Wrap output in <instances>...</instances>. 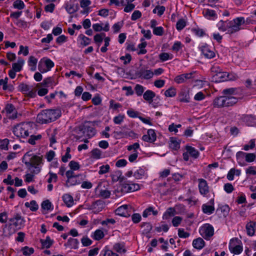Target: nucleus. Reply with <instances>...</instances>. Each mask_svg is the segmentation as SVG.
Listing matches in <instances>:
<instances>
[{
    "instance_id": "20",
    "label": "nucleus",
    "mask_w": 256,
    "mask_h": 256,
    "mask_svg": "<svg viewBox=\"0 0 256 256\" xmlns=\"http://www.w3.org/2000/svg\"><path fill=\"white\" fill-rule=\"evenodd\" d=\"M104 24H94L92 25V28L95 32H100L102 30L105 32H108L110 29L108 22H106L103 27Z\"/></svg>"
},
{
    "instance_id": "42",
    "label": "nucleus",
    "mask_w": 256,
    "mask_h": 256,
    "mask_svg": "<svg viewBox=\"0 0 256 256\" xmlns=\"http://www.w3.org/2000/svg\"><path fill=\"white\" fill-rule=\"evenodd\" d=\"M40 242L42 246L47 248H50L54 242L49 236H46V239L44 240H41Z\"/></svg>"
},
{
    "instance_id": "6",
    "label": "nucleus",
    "mask_w": 256,
    "mask_h": 256,
    "mask_svg": "<svg viewBox=\"0 0 256 256\" xmlns=\"http://www.w3.org/2000/svg\"><path fill=\"white\" fill-rule=\"evenodd\" d=\"M199 233L206 240H210L214 234V228L209 224H204L200 228Z\"/></svg>"
},
{
    "instance_id": "1",
    "label": "nucleus",
    "mask_w": 256,
    "mask_h": 256,
    "mask_svg": "<svg viewBox=\"0 0 256 256\" xmlns=\"http://www.w3.org/2000/svg\"><path fill=\"white\" fill-rule=\"evenodd\" d=\"M238 93L236 88H231L224 89L222 96L215 98L213 101V106L215 108H222L233 106L238 102L240 98L236 96Z\"/></svg>"
},
{
    "instance_id": "52",
    "label": "nucleus",
    "mask_w": 256,
    "mask_h": 256,
    "mask_svg": "<svg viewBox=\"0 0 256 256\" xmlns=\"http://www.w3.org/2000/svg\"><path fill=\"white\" fill-rule=\"evenodd\" d=\"M124 115L120 114L114 118L113 121L115 124H120L124 121Z\"/></svg>"
},
{
    "instance_id": "17",
    "label": "nucleus",
    "mask_w": 256,
    "mask_h": 256,
    "mask_svg": "<svg viewBox=\"0 0 256 256\" xmlns=\"http://www.w3.org/2000/svg\"><path fill=\"white\" fill-rule=\"evenodd\" d=\"M210 204L208 205L207 204H204L202 206V210L204 214H212L214 210V199H211L210 202Z\"/></svg>"
},
{
    "instance_id": "56",
    "label": "nucleus",
    "mask_w": 256,
    "mask_h": 256,
    "mask_svg": "<svg viewBox=\"0 0 256 256\" xmlns=\"http://www.w3.org/2000/svg\"><path fill=\"white\" fill-rule=\"evenodd\" d=\"M42 59L40 60L38 63V69L39 71L42 73H44L48 72L47 68L44 64Z\"/></svg>"
},
{
    "instance_id": "9",
    "label": "nucleus",
    "mask_w": 256,
    "mask_h": 256,
    "mask_svg": "<svg viewBox=\"0 0 256 256\" xmlns=\"http://www.w3.org/2000/svg\"><path fill=\"white\" fill-rule=\"evenodd\" d=\"M137 76L142 79L148 80L152 78L154 73L151 70H146L144 68H140L136 72Z\"/></svg>"
},
{
    "instance_id": "51",
    "label": "nucleus",
    "mask_w": 256,
    "mask_h": 256,
    "mask_svg": "<svg viewBox=\"0 0 256 256\" xmlns=\"http://www.w3.org/2000/svg\"><path fill=\"white\" fill-rule=\"evenodd\" d=\"M104 232L100 230H97L94 233V239L97 240H100L104 236Z\"/></svg>"
},
{
    "instance_id": "15",
    "label": "nucleus",
    "mask_w": 256,
    "mask_h": 256,
    "mask_svg": "<svg viewBox=\"0 0 256 256\" xmlns=\"http://www.w3.org/2000/svg\"><path fill=\"white\" fill-rule=\"evenodd\" d=\"M202 53L207 58H212L215 56V52L208 45L206 44L200 48Z\"/></svg>"
},
{
    "instance_id": "36",
    "label": "nucleus",
    "mask_w": 256,
    "mask_h": 256,
    "mask_svg": "<svg viewBox=\"0 0 256 256\" xmlns=\"http://www.w3.org/2000/svg\"><path fill=\"white\" fill-rule=\"evenodd\" d=\"M8 78H6L4 79H2L0 80V86H2V89L4 90H11L12 88L11 86H8Z\"/></svg>"
},
{
    "instance_id": "39",
    "label": "nucleus",
    "mask_w": 256,
    "mask_h": 256,
    "mask_svg": "<svg viewBox=\"0 0 256 256\" xmlns=\"http://www.w3.org/2000/svg\"><path fill=\"white\" fill-rule=\"evenodd\" d=\"M145 174V170L144 168H139L134 172V176L136 179H141Z\"/></svg>"
},
{
    "instance_id": "24",
    "label": "nucleus",
    "mask_w": 256,
    "mask_h": 256,
    "mask_svg": "<svg viewBox=\"0 0 256 256\" xmlns=\"http://www.w3.org/2000/svg\"><path fill=\"white\" fill-rule=\"evenodd\" d=\"M178 100L180 102H189L190 96L188 92L185 90H182L178 94Z\"/></svg>"
},
{
    "instance_id": "34",
    "label": "nucleus",
    "mask_w": 256,
    "mask_h": 256,
    "mask_svg": "<svg viewBox=\"0 0 256 256\" xmlns=\"http://www.w3.org/2000/svg\"><path fill=\"white\" fill-rule=\"evenodd\" d=\"M102 151L98 148H94L91 152V157L94 159L98 160L102 158Z\"/></svg>"
},
{
    "instance_id": "2",
    "label": "nucleus",
    "mask_w": 256,
    "mask_h": 256,
    "mask_svg": "<svg viewBox=\"0 0 256 256\" xmlns=\"http://www.w3.org/2000/svg\"><path fill=\"white\" fill-rule=\"evenodd\" d=\"M61 116L59 110H45L38 114L36 121L40 124H46L56 120Z\"/></svg>"
},
{
    "instance_id": "27",
    "label": "nucleus",
    "mask_w": 256,
    "mask_h": 256,
    "mask_svg": "<svg viewBox=\"0 0 256 256\" xmlns=\"http://www.w3.org/2000/svg\"><path fill=\"white\" fill-rule=\"evenodd\" d=\"M228 24H229V21H223V20H220L217 26L218 27V29L222 32H227V33L228 34Z\"/></svg>"
},
{
    "instance_id": "50",
    "label": "nucleus",
    "mask_w": 256,
    "mask_h": 256,
    "mask_svg": "<svg viewBox=\"0 0 256 256\" xmlns=\"http://www.w3.org/2000/svg\"><path fill=\"white\" fill-rule=\"evenodd\" d=\"M134 90L138 96H140L143 94L144 90V88L142 86L137 84L134 87Z\"/></svg>"
},
{
    "instance_id": "63",
    "label": "nucleus",
    "mask_w": 256,
    "mask_h": 256,
    "mask_svg": "<svg viewBox=\"0 0 256 256\" xmlns=\"http://www.w3.org/2000/svg\"><path fill=\"white\" fill-rule=\"evenodd\" d=\"M182 220V218L179 216H174L172 220V225L176 227L178 226L180 224Z\"/></svg>"
},
{
    "instance_id": "5",
    "label": "nucleus",
    "mask_w": 256,
    "mask_h": 256,
    "mask_svg": "<svg viewBox=\"0 0 256 256\" xmlns=\"http://www.w3.org/2000/svg\"><path fill=\"white\" fill-rule=\"evenodd\" d=\"M244 24L245 20L244 17H238L229 21L228 34H232L239 31L240 30V26Z\"/></svg>"
},
{
    "instance_id": "11",
    "label": "nucleus",
    "mask_w": 256,
    "mask_h": 256,
    "mask_svg": "<svg viewBox=\"0 0 256 256\" xmlns=\"http://www.w3.org/2000/svg\"><path fill=\"white\" fill-rule=\"evenodd\" d=\"M198 188L201 194L205 196L209 192V187L207 182L203 178L198 179Z\"/></svg>"
},
{
    "instance_id": "61",
    "label": "nucleus",
    "mask_w": 256,
    "mask_h": 256,
    "mask_svg": "<svg viewBox=\"0 0 256 256\" xmlns=\"http://www.w3.org/2000/svg\"><path fill=\"white\" fill-rule=\"evenodd\" d=\"M256 158V156L253 153H246V161L248 162H254Z\"/></svg>"
},
{
    "instance_id": "14",
    "label": "nucleus",
    "mask_w": 256,
    "mask_h": 256,
    "mask_svg": "<svg viewBox=\"0 0 256 256\" xmlns=\"http://www.w3.org/2000/svg\"><path fill=\"white\" fill-rule=\"evenodd\" d=\"M156 139V135L154 130L150 129L147 132V134L142 137V140L146 142L152 143Z\"/></svg>"
},
{
    "instance_id": "25",
    "label": "nucleus",
    "mask_w": 256,
    "mask_h": 256,
    "mask_svg": "<svg viewBox=\"0 0 256 256\" xmlns=\"http://www.w3.org/2000/svg\"><path fill=\"white\" fill-rule=\"evenodd\" d=\"M62 200L66 206L70 208L73 206L74 204L73 197L69 194H64L63 195Z\"/></svg>"
},
{
    "instance_id": "64",
    "label": "nucleus",
    "mask_w": 256,
    "mask_h": 256,
    "mask_svg": "<svg viewBox=\"0 0 256 256\" xmlns=\"http://www.w3.org/2000/svg\"><path fill=\"white\" fill-rule=\"evenodd\" d=\"M69 166L70 168V169L73 170H78L80 168L78 163L74 160H72L70 162Z\"/></svg>"
},
{
    "instance_id": "40",
    "label": "nucleus",
    "mask_w": 256,
    "mask_h": 256,
    "mask_svg": "<svg viewBox=\"0 0 256 256\" xmlns=\"http://www.w3.org/2000/svg\"><path fill=\"white\" fill-rule=\"evenodd\" d=\"M42 60L44 62V64L46 65V68H47L46 69L48 70V72L50 70V69L54 66V62L50 59L46 58H42Z\"/></svg>"
},
{
    "instance_id": "29",
    "label": "nucleus",
    "mask_w": 256,
    "mask_h": 256,
    "mask_svg": "<svg viewBox=\"0 0 256 256\" xmlns=\"http://www.w3.org/2000/svg\"><path fill=\"white\" fill-rule=\"evenodd\" d=\"M176 210L172 208H169L164 213L162 218L164 220H168L175 214Z\"/></svg>"
},
{
    "instance_id": "28",
    "label": "nucleus",
    "mask_w": 256,
    "mask_h": 256,
    "mask_svg": "<svg viewBox=\"0 0 256 256\" xmlns=\"http://www.w3.org/2000/svg\"><path fill=\"white\" fill-rule=\"evenodd\" d=\"M246 153L241 151L238 152L236 154V160L241 166H244V159H246Z\"/></svg>"
},
{
    "instance_id": "43",
    "label": "nucleus",
    "mask_w": 256,
    "mask_h": 256,
    "mask_svg": "<svg viewBox=\"0 0 256 256\" xmlns=\"http://www.w3.org/2000/svg\"><path fill=\"white\" fill-rule=\"evenodd\" d=\"M13 6L16 9L21 10L24 8L25 5L22 0H16L13 3Z\"/></svg>"
},
{
    "instance_id": "26",
    "label": "nucleus",
    "mask_w": 256,
    "mask_h": 256,
    "mask_svg": "<svg viewBox=\"0 0 256 256\" xmlns=\"http://www.w3.org/2000/svg\"><path fill=\"white\" fill-rule=\"evenodd\" d=\"M24 61L22 58H19L18 62L12 64V70L16 72H20L22 69V66L24 64Z\"/></svg>"
},
{
    "instance_id": "54",
    "label": "nucleus",
    "mask_w": 256,
    "mask_h": 256,
    "mask_svg": "<svg viewBox=\"0 0 256 256\" xmlns=\"http://www.w3.org/2000/svg\"><path fill=\"white\" fill-rule=\"evenodd\" d=\"M42 138L40 134L37 136L32 135L28 140V142L31 144L34 145L36 144V141L40 140Z\"/></svg>"
},
{
    "instance_id": "62",
    "label": "nucleus",
    "mask_w": 256,
    "mask_h": 256,
    "mask_svg": "<svg viewBox=\"0 0 256 256\" xmlns=\"http://www.w3.org/2000/svg\"><path fill=\"white\" fill-rule=\"evenodd\" d=\"M23 254L26 256H29L32 254L34 252V250L32 248L24 247L22 249Z\"/></svg>"
},
{
    "instance_id": "59",
    "label": "nucleus",
    "mask_w": 256,
    "mask_h": 256,
    "mask_svg": "<svg viewBox=\"0 0 256 256\" xmlns=\"http://www.w3.org/2000/svg\"><path fill=\"white\" fill-rule=\"evenodd\" d=\"M122 172L120 170H117L114 172L112 174L111 176L112 180L114 182H117L122 176Z\"/></svg>"
},
{
    "instance_id": "3",
    "label": "nucleus",
    "mask_w": 256,
    "mask_h": 256,
    "mask_svg": "<svg viewBox=\"0 0 256 256\" xmlns=\"http://www.w3.org/2000/svg\"><path fill=\"white\" fill-rule=\"evenodd\" d=\"M42 156L35 155L32 152H28L23 156L22 162L27 166H32L36 168V173H38L40 168L38 166L42 163Z\"/></svg>"
},
{
    "instance_id": "16",
    "label": "nucleus",
    "mask_w": 256,
    "mask_h": 256,
    "mask_svg": "<svg viewBox=\"0 0 256 256\" xmlns=\"http://www.w3.org/2000/svg\"><path fill=\"white\" fill-rule=\"evenodd\" d=\"M194 72H190L177 76L174 79V82L177 84H182L186 80L190 79L192 78Z\"/></svg>"
},
{
    "instance_id": "35",
    "label": "nucleus",
    "mask_w": 256,
    "mask_h": 256,
    "mask_svg": "<svg viewBox=\"0 0 256 256\" xmlns=\"http://www.w3.org/2000/svg\"><path fill=\"white\" fill-rule=\"evenodd\" d=\"M26 208H29L32 211H36L38 208V204L35 200H32L30 202H26L24 204Z\"/></svg>"
},
{
    "instance_id": "60",
    "label": "nucleus",
    "mask_w": 256,
    "mask_h": 256,
    "mask_svg": "<svg viewBox=\"0 0 256 256\" xmlns=\"http://www.w3.org/2000/svg\"><path fill=\"white\" fill-rule=\"evenodd\" d=\"M159 58L162 61L164 62L172 58V55L170 56L168 53L163 52L159 55Z\"/></svg>"
},
{
    "instance_id": "12",
    "label": "nucleus",
    "mask_w": 256,
    "mask_h": 256,
    "mask_svg": "<svg viewBox=\"0 0 256 256\" xmlns=\"http://www.w3.org/2000/svg\"><path fill=\"white\" fill-rule=\"evenodd\" d=\"M216 75L222 81L234 80L238 78V76L235 74H228L220 71Z\"/></svg>"
},
{
    "instance_id": "49",
    "label": "nucleus",
    "mask_w": 256,
    "mask_h": 256,
    "mask_svg": "<svg viewBox=\"0 0 256 256\" xmlns=\"http://www.w3.org/2000/svg\"><path fill=\"white\" fill-rule=\"evenodd\" d=\"M53 78L51 77L44 79L40 84L46 87H48L52 86Z\"/></svg>"
},
{
    "instance_id": "41",
    "label": "nucleus",
    "mask_w": 256,
    "mask_h": 256,
    "mask_svg": "<svg viewBox=\"0 0 256 256\" xmlns=\"http://www.w3.org/2000/svg\"><path fill=\"white\" fill-rule=\"evenodd\" d=\"M176 94V90L174 87H170L164 92V95L166 97H174Z\"/></svg>"
},
{
    "instance_id": "33",
    "label": "nucleus",
    "mask_w": 256,
    "mask_h": 256,
    "mask_svg": "<svg viewBox=\"0 0 256 256\" xmlns=\"http://www.w3.org/2000/svg\"><path fill=\"white\" fill-rule=\"evenodd\" d=\"M186 150L191 156L195 158L198 157L199 153L198 151L194 148H192L190 146H186Z\"/></svg>"
},
{
    "instance_id": "45",
    "label": "nucleus",
    "mask_w": 256,
    "mask_h": 256,
    "mask_svg": "<svg viewBox=\"0 0 256 256\" xmlns=\"http://www.w3.org/2000/svg\"><path fill=\"white\" fill-rule=\"evenodd\" d=\"M79 38L81 40L80 44L84 46H88L90 43L91 40L84 34H80Z\"/></svg>"
},
{
    "instance_id": "44",
    "label": "nucleus",
    "mask_w": 256,
    "mask_h": 256,
    "mask_svg": "<svg viewBox=\"0 0 256 256\" xmlns=\"http://www.w3.org/2000/svg\"><path fill=\"white\" fill-rule=\"evenodd\" d=\"M65 8L66 12L70 14H74L76 12V10L74 7V4H72L71 2H67L66 4Z\"/></svg>"
},
{
    "instance_id": "7",
    "label": "nucleus",
    "mask_w": 256,
    "mask_h": 256,
    "mask_svg": "<svg viewBox=\"0 0 256 256\" xmlns=\"http://www.w3.org/2000/svg\"><path fill=\"white\" fill-rule=\"evenodd\" d=\"M240 240L237 238H232L229 244L230 251L235 254H238L242 251V246L239 244Z\"/></svg>"
},
{
    "instance_id": "32",
    "label": "nucleus",
    "mask_w": 256,
    "mask_h": 256,
    "mask_svg": "<svg viewBox=\"0 0 256 256\" xmlns=\"http://www.w3.org/2000/svg\"><path fill=\"white\" fill-rule=\"evenodd\" d=\"M151 213H152L154 216H156L158 214V212L157 210H154L152 207L150 206L144 211L142 216L144 218H146L148 216L150 215Z\"/></svg>"
},
{
    "instance_id": "18",
    "label": "nucleus",
    "mask_w": 256,
    "mask_h": 256,
    "mask_svg": "<svg viewBox=\"0 0 256 256\" xmlns=\"http://www.w3.org/2000/svg\"><path fill=\"white\" fill-rule=\"evenodd\" d=\"M83 133L86 134V136L88 138H91L96 134L95 129L92 126L86 124L84 126L82 129Z\"/></svg>"
},
{
    "instance_id": "53",
    "label": "nucleus",
    "mask_w": 256,
    "mask_h": 256,
    "mask_svg": "<svg viewBox=\"0 0 256 256\" xmlns=\"http://www.w3.org/2000/svg\"><path fill=\"white\" fill-rule=\"evenodd\" d=\"M186 26V22L184 19H180L176 23V28L178 30H181Z\"/></svg>"
},
{
    "instance_id": "19",
    "label": "nucleus",
    "mask_w": 256,
    "mask_h": 256,
    "mask_svg": "<svg viewBox=\"0 0 256 256\" xmlns=\"http://www.w3.org/2000/svg\"><path fill=\"white\" fill-rule=\"evenodd\" d=\"M115 212L116 214L120 216L126 217L130 216L128 213V206L126 204L118 207Z\"/></svg>"
},
{
    "instance_id": "8",
    "label": "nucleus",
    "mask_w": 256,
    "mask_h": 256,
    "mask_svg": "<svg viewBox=\"0 0 256 256\" xmlns=\"http://www.w3.org/2000/svg\"><path fill=\"white\" fill-rule=\"evenodd\" d=\"M10 221L17 230L22 228L24 226L25 220L24 218L18 214H16L13 218H11Z\"/></svg>"
},
{
    "instance_id": "23",
    "label": "nucleus",
    "mask_w": 256,
    "mask_h": 256,
    "mask_svg": "<svg viewBox=\"0 0 256 256\" xmlns=\"http://www.w3.org/2000/svg\"><path fill=\"white\" fill-rule=\"evenodd\" d=\"M193 246L198 250L202 249L205 246V242L201 238H198L193 240Z\"/></svg>"
},
{
    "instance_id": "57",
    "label": "nucleus",
    "mask_w": 256,
    "mask_h": 256,
    "mask_svg": "<svg viewBox=\"0 0 256 256\" xmlns=\"http://www.w3.org/2000/svg\"><path fill=\"white\" fill-rule=\"evenodd\" d=\"M110 166L108 164L103 165L100 168L98 174H102L108 172L110 170Z\"/></svg>"
},
{
    "instance_id": "47",
    "label": "nucleus",
    "mask_w": 256,
    "mask_h": 256,
    "mask_svg": "<svg viewBox=\"0 0 256 256\" xmlns=\"http://www.w3.org/2000/svg\"><path fill=\"white\" fill-rule=\"evenodd\" d=\"M9 140L8 138L0 140V149L4 150H8V145Z\"/></svg>"
},
{
    "instance_id": "48",
    "label": "nucleus",
    "mask_w": 256,
    "mask_h": 256,
    "mask_svg": "<svg viewBox=\"0 0 256 256\" xmlns=\"http://www.w3.org/2000/svg\"><path fill=\"white\" fill-rule=\"evenodd\" d=\"M41 206L42 208L44 210H49L52 209V204L48 200L44 201Z\"/></svg>"
},
{
    "instance_id": "10",
    "label": "nucleus",
    "mask_w": 256,
    "mask_h": 256,
    "mask_svg": "<svg viewBox=\"0 0 256 256\" xmlns=\"http://www.w3.org/2000/svg\"><path fill=\"white\" fill-rule=\"evenodd\" d=\"M5 110L8 118L15 119L18 117V112L12 104H8L5 107Z\"/></svg>"
},
{
    "instance_id": "30",
    "label": "nucleus",
    "mask_w": 256,
    "mask_h": 256,
    "mask_svg": "<svg viewBox=\"0 0 256 256\" xmlns=\"http://www.w3.org/2000/svg\"><path fill=\"white\" fill-rule=\"evenodd\" d=\"M126 127L123 126L121 128L122 130L120 132H116V133L118 135L121 136L122 137L124 138V137H128V136H132L134 134V132L130 130V131H125L124 130V128Z\"/></svg>"
},
{
    "instance_id": "21",
    "label": "nucleus",
    "mask_w": 256,
    "mask_h": 256,
    "mask_svg": "<svg viewBox=\"0 0 256 256\" xmlns=\"http://www.w3.org/2000/svg\"><path fill=\"white\" fill-rule=\"evenodd\" d=\"M256 226V222L250 221L248 222L246 226L247 234L249 236H252L254 234L255 227Z\"/></svg>"
},
{
    "instance_id": "38",
    "label": "nucleus",
    "mask_w": 256,
    "mask_h": 256,
    "mask_svg": "<svg viewBox=\"0 0 256 256\" xmlns=\"http://www.w3.org/2000/svg\"><path fill=\"white\" fill-rule=\"evenodd\" d=\"M170 147L174 150H177L180 148V144L176 138H172L170 142Z\"/></svg>"
},
{
    "instance_id": "46",
    "label": "nucleus",
    "mask_w": 256,
    "mask_h": 256,
    "mask_svg": "<svg viewBox=\"0 0 256 256\" xmlns=\"http://www.w3.org/2000/svg\"><path fill=\"white\" fill-rule=\"evenodd\" d=\"M68 245L71 246L72 248H77L78 241L76 238H70L68 241Z\"/></svg>"
},
{
    "instance_id": "22",
    "label": "nucleus",
    "mask_w": 256,
    "mask_h": 256,
    "mask_svg": "<svg viewBox=\"0 0 256 256\" xmlns=\"http://www.w3.org/2000/svg\"><path fill=\"white\" fill-rule=\"evenodd\" d=\"M156 96V94L151 90H146L144 94L143 98L144 100L151 104L153 101V98Z\"/></svg>"
},
{
    "instance_id": "13",
    "label": "nucleus",
    "mask_w": 256,
    "mask_h": 256,
    "mask_svg": "<svg viewBox=\"0 0 256 256\" xmlns=\"http://www.w3.org/2000/svg\"><path fill=\"white\" fill-rule=\"evenodd\" d=\"M140 189L138 184L132 182L124 183L122 185V190L125 192H130Z\"/></svg>"
},
{
    "instance_id": "55",
    "label": "nucleus",
    "mask_w": 256,
    "mask_h": 256,
    "mask_svg": "<svg viewBox=\"0 0 256 256\" xmlns=\"http://www.w3.org/2000/svg\"><path fill=\"white\" fill-rule=\"evenodd\" d=\"M123 24H124L123 22H118L117 23L114 24L112 27V28L114 30V33H117V32H119L120 28L122 26Z\"/></svg>"
},
{
    "instance_id": "58",
    "label": "nucleus",
    "mask_w": 256,
    "mask_h": 256,
    "mask_svg": "<svg viewBox=\"0 0 256 256\" xmlns=\"http://www.w3.org/2000/svg\"><path fill=\"white\" fill-rule=\"evenodd\" d=\"M164 28L162 26L156 27L153 29V33L156 36H162L164 34Z\"/></svg>"
},
{
    "instance_id": "4",
    "label": "nucleus",
    "mask_w": 256,
    "mask_h": 256,
    "mask_svg": "<svg viewBox=\"0 0 256 256\" xmlns=\"http://www.w3.org/2000/svg\"><path fill=\"white\" fill-rule=\"evenodd\" d=\"M30 128V123L22 122L14 126L12 132L18 138H25L28 136Z\"/></svg>"
},
{
    "instance_id": "37",
    "label": "nucleus",
    "mask_w": 256,
    "mask_h": 256,
    "mask_svg": "<svg viewBox=\"0 0 256 256\" xmlns=\"http://www.w3.org/2000/svg\"><path fill=\"white\" fill-rule=\"evenodd\" d=\"M203 13L204 14V16L208 18H216V14L214 10L206 9L203 12Z\"/></svg>"
},
{
    "instance_id": "31",
    "label": "nucleus",
    "mask_w": 256,
    "mask_h": 256,
    "mask_svg": "<svg viewBox=\"0 0 256 256\" xmlns=\"http://www.w3.org/2000/svg\"><path fill=\"white\" fill-rule=\"evenodd\" d=\"M113 248L116 252L119 253H124L126 250L124 248V244L123 243H116L114 245Z\"/></svg>"
}]
</instances>
